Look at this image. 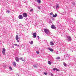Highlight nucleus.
Returning a JSON list of instances; mask_svg holds the SVG:
<instances>
[{"mask_svg":"<svg viewBox=\"0 0 76 76\" xmlns=\"http://www.w3.org/2000/svg\"><path fill=\"white\" fill-rule=\"evenodd\" d=\"M44 31L46 34H47V35H50V30L47 28H45L44 29Z\"/></svg>","mask_w":76,"mask_h":76,"instance_id":"1","label":"nucleus"},{"mask_svg":"<svg viewBox=\"0 0 76 76\" xmlns=\"http://www.w3.org/2000/svg\"><path fill=\"white\" fill-rule=\"evenodd\" d=\"M66 39L68 41H72V38L70 36L67 35L66 36Z\"/></svg>","mask_w":76,"mask_h":76,"instance_id":"2","label":"nucleus"},{"mask_svg":"<svg viewBox=\"0 0 76 76\" xmlns=\"http://www.w3.org/2000/svg\"><path fill=\"white\" fill-rule=\"evenodd\" d=\"M69 56H69V55L66 54V56H65V58L66 60H69V59L70 58Z\"/></svg>","mask_w":76,"mask_h":76,"instance_id":"3","label":"nucleus"},{"mask_svg":"<svg viewBox=\"0 0 76 76\" xmlns=\"http://www.w3.org/2000/svg\"><path fill=\"white\" fill-rule=\"evenodd\" d=\"M16 39L17 40V42H19V40L18 39H20V37L19 38V37H18V35H16L15 37Z\"/></svg>","mask_w":76,"mask_h":76,"instance_id":"4","label":"nucleus"},{"mask_svg":"<svg viewBox=\"0 0 76 76\" xmlns=\"http://www.w3.org/2000/svg\"><path fill=\"white\" fill-rule=\"evenodd\" d=\"M5 53H6V49H5L4 48L2 49V53L4 54V55H5L6 54Z\"/></svg>","mask_w":76,"mask_h":76,"instance_id":"5","label":"nucleus"},{"mask_svg":"<svg viewBox=\"0 0 76 76\" xmlns=\"http://www.w3.org/2000/svg\"><path fill=\"white\" fill-rule=\"evenodd\" d=\"M37 34V33L35 32V33H33V37L34 38H36V37H37V35H36Z\"/></svg>","mask_w":76,"mask_h":76,"instance_id":"6","label":"nucleus"},{"mask_svg":"<svg viewBox=\"0 0 76 76\" xmlns=\"http://www.w3.org/2000/svg\"><path fill=\"white\" fill-rule=\"evenodd\" d=\"M23 16L24 18H26L28 16V14L26 13H24Z\"/></svg>","mask_w":76,"mask_h":76,"instance_id":"7","label":"nucleus"},{"mask_svg":"<svg viewBox=\"0 0 76 76\" xmlns=\"http://www.w3.org/2000/svg\"><path fill=\"white\" fill-rule=\"evenodd\" d=\"M51 28L52 29H56V26H55L54 25H52L51 26Z\"/></svg>","mask_w":76,"mask_h":76,"instance_id":"8","label":"nucleus"},{"mask_svg":"<svg viewBox=\"0 0 76 76\" xmlns=\"http://www.w3.org/2000/svg\"><path fill=\"white\" fill-rule=\"evenodd\" d=\"M18 18L20 19H23V16L22 15H19L18 16Z\"/></svg>","mask_w":76,"mask_h":76,"instance_id":"9","label":"nucleus"},{"mask_svg":"<svg viewBox=\"0 0 76 76\" xmlns=\"http://www.w3.org/2000/svg\"><path fill=\"white\" fill-rule=\"evenodd\" d=\"M15 59L16 61H17V62H19V58L15 57Z\"/></svg>","mask_w":76,"mask_h":76,"instance_id":"10","label":"nucleus"},{"mask_svg":"<svg viewBox=\"0 0 76 76\" xmlns=\"http://www.w3.org/2000/svg\"><path fill=\"white\" fill-rule=\"evenodd\" d=\"M50 44L51 45H54V44L53 42V41H51L50 42Z\"/></svg>","mask_w":76,"mask_h":76,"instance_id":"11","label":"nucleus"},{"mask_svg":"<svg viewBox=\"0 0 76 76\" xmlns=\"http://www.w3.org/2000/svg\"><path fill=\"white\" fill-rule=\"evenodd\" d=\"M13 65L14 67H16V62H13Z\"/></svg>","mask_w":76,"mask_h":76,"instance_id":"12","label":"nucleus"},{"mask_svg":"<svg viewBox=\"0 0 76 76\" xmlns=\"http://www.w3.org/2000/svg\"><path fill=\"white\" fill-rule=\"evenodd\" d=\"M48 49L49 50H50V51L53 52V51L54 50L53 49L50 48H48Z\"/></svg>","mask_w":76,"mask_h":76,"instance_id":"13","label":"nucleus"},{"mask_svg":"<svg viewBox=\"0 0 76 76\" xmlns=\"http://www.w3.org/2000/svg\"><path fill=\"white\" fill-rule=\"evenodd\" d=\"M53 70L55 71V70H56V71H58V69H57V68H53Z\"/></svg>","mask_w":76,"mask_h":76,"instance_id":"14","label":"nucleus"},{"mask_svg":"<svg viewBox=\"0 0 76 76\" xmlns=\"http://www.w3.org/2000/svg\"><path fill=\"white\" fill-rule=\"evenodd\" d=\"M37 2L39 3V4H40L41 3V0H37Z\"/></svg>","mask_w":76,"mask_h":76,"instance_id":"15","label":"nucleus"},{"mask_svg":"<svg viewBox=\"0 0 76 76\" xmlns=\"http://www.w3.org/2000/svg\"><path fill=\"white\" fill-rule=\"evenodd\" d=\"M59 5L58 4H56V9H58L59 8Z\"/></svg>","mask_w":76,"mask_h":76,"instance_id":"16","label":"nucleus"},{"mask_svg":"<svg viewBox=\"0 0 76 76\" xmlns=\"http://www.w3.org/2000/svg\"><path fill=\"white\" fill-rule=\"evenodd\" d=\"M57 14L56 13L55 15L54 14L53 15V17H56L57 16Z\"/></svg>","mask_w":76,"mask_h":76,"instance_id":"17","label":"nucleus"},{"mask_svg":"<svg viewBox=\"0 0 76 76\" xmlns=\"http://www.w3.org/2000/svg\"><path fill=\"white\" fill-rule=\"evenodd\" d=\"M48 63L49 64H50V65H51V62L50 61H48Z\"/></svg>","mask_w":76,"mask_h":76,"instance_id":"18","label":"nucleus"},{"mask_svg":"<svg viewBox=\"0 0 76 76\" xmlns=\"http://www.w3.org/2000/svg\"><path fill=\"white\" fill-rule=\"evenodd\" d=\"M37 7L39 9H41V7L40 6H38Z\"/></svg>","mask_w":76,"mask_h":76,"instance_id":"19","label":"nucleus"},{"mask_svg":"<svg viewBox=\"0 0 76 76\" xmlns=\"http://www.w3.org/2000/svg\"><path fill=\"white\" fill-rule=\"evenodd\" d=\"M7 12L8 13H10V11H9V10H7Z\"/></svg>","mask_w":76,"mask_h":76,"instance_id":"20","label":"nucleus"},{"mask_svg":"<svg viewBox=\"0 0 76 76\" xmlns=\"http://www.w3.org/2000/svg\"><path fill=\"white\" fill-rule=\"evenodd\" d=\"M64 65L65 67L67 66V64H66L65 63H64Z\"/></svg>","mask_w":76,"mask_h":76,"instance_id":"21","label":"nucleus"},{"mask_svg":"<svg viewBox=\"0 0 76 76\" xmlns=\"http://www.w3.org/2000/svg\"><path fill=\"white\" fill-rule=\"evenodd\" d=\"M33 43H34L33 41H31L30 42V44H31V45H32V44Z\"/></svg>","mask_w":76,"mask_h":76,"instance_id":"22","label":"nucleus"},{"mask_svg":"<svg viewBox=\"0 0 76 76\" xmlns=\"http://www.w3.org/2000/svg\"><path fill=\"white\" fill-rule=\"evenodd\" d=\"M60 58V57H57V58H56V59L57 60V59H59Z\"/></svg>","mask_w":76,"mask_h":76,"instance_id":"23","label":"nucleus"},{"mask_svg":"<svg viewBox=\"0 0 76 76\" xmlns=\"http://www.w3.org/2000/svg\"><path fill=\"white\" fill-rule=\"evenodd\" d=\"M9 68L10 69V70H12V67H11V66H10L9 67Z\"/></svg>","mask_w":76,"mask_h":76,"instance_id":"24","label":"nucleus"},{"mask_svg":"<svg viewBox=\"0 0 76 76\" xmlns=\"http://www.w3.org/2000/svg\"><path fill=\"white\" fill-rule=\"evenodd\" d=\"M33 9H31L30 10V12H33Z\"/></svg>","mask_w":76,"mask_h":76,"instance_id":"25","label":"nucleus"},{"mask_svg":"<svg viewBox=\"0 0 76 76\" xmlns=\"http://www.w3.org/2000/svg\"><path fill=\"white\" fill-rule=\"evenodd\" d=\"M22 59V58H20V60H21L22 61H24V60Z\"/></svg>","mask_w":76,"mask_h":76,"instance_id":"26","label":"nucleus"},{"mask_svg":"<svg viewBox=\"0 0 76 76\" xmlns=\"http://www.w3.org/2000/svg\"><path fill=\"white\" fill-rule=\"evenodd\" d=\"M50 15H53V13L51 12L50 14Z\"/></svg>","mask_w":76,"mask_h":76,"instance_id":"27","label":"nucleus"},{"mask_svg":"<svg viewBox=\"0 0 76 76\" xmlns=\"http://www.w3.org/2000/svg\"><path fill=\"white\" fill-rule=\"evenodd\" d=\"M33 66L35 68H36L37 67V66L36 65H33Z\"/></svg>","mask_w":76,"mask_h":76,"instance_id":"28","label":"nucleus"},{"mask_svg":"<svg viewBox=\"0 0 76 76\" xmlns=\"http://www.w3.org/2000/svg\"><path fill=\"white\" fill-rule=\"evenodd\" d=\"M44 75H47L48 73H47L44 72Z\"/></svg>","mask_w":76,"mask_h":76,"instance_id":"29","label":"nucleus"},{"mask_svg":"<svg viewBox=\"0 0 76 76\" xmlns=\"http://www.w3.org/2000/svg\"><path fill=\"white\" fill-rule=\"evenodd\" d=\"M50 75L51 76H54V75L52 73H50Z\"/></svg>","mask_w":76,"mask_h":76,"instance_id":"30","label":"nucleus"},{"mask_svg":"<svg viewBox=\"0 0 76 76\" xmlns=\"http://www.w3.org/2000/svg\"><path fill=\"white\" fill-rule=\"evenodd\" d=\"M72 4L74 6H75V2H73Z\"/></svg>","mask_w":76,"mask_h":76,"instance_id":"31","label":"nucleus"},{"mask_svg":"<svg viewBox=\"0 0 76 76\" xmlns=\"http://www.w3.org/2000/svg\"><path fill=\"white\" fill-rule=\"evenodd\" d=\"M17 44H14V45H15V46H17Z\"/></svg>","mask_w":76,"mask_h":76,"instance_id":"32","label":"nucleus"},{"mask_svg":"<svg viewBox=\"0 0 76 76\" xmlns=\"http://www.w3.org/2000/svg\"><path fill=\"white\" fill-rule=\"evenodd\" d=\"M37 54H39V51H37Z\"/></svg>","mask_w":76,"mask_h":76,"instance_id":"33","label":"nucleus"},{"mask_svg":"<svg viewBox=\"0 0 76 76\" xmlns=\"http://www.w3.org/2000/svg\"><path fill=\"white\" fill-rule=\"evenodd\" d=\"M17 47H20V46H19V45H17Z\"/></svg>","mask_w":76,"mask_h":76,"instance_id":"34","label":"nucleus"},{"mask_svg":"<svg viewBox=\"0 0 76 76\" xmlns=\"http://www.w3.org/2000/svg\"><path fill=\"white\" fill-rule=\"evenodd\" d=\"M56 54H58V52H56Z\"/></svg>","mask_w":76,"mask_h":76,"instance_id":"35","label":"nucleus"},{"mask_svg":"<svg viewBox=\"0 0 76 76\" xmlns=\"http://www.w3.org/2000/svg\"><path fill=\"white\" fill-rule=\"evenodd\" d=\"M37 37H38V39H39V36H37Z\"/></svg>","mask_w":76,"mask_h":76,"instance_id":"36","label":"nucleus"},{"mask_svg":"<svg viewBox=\"0 0 76 76\" xmlns=\"http://www.w3.org/2000/svg\"><path fill=\"white\" fill-rule=\"evenodd\" d=\"M75 61H76H76H75Z\"/></svg>","mask_w":76,"mask_h":76,"instance_id":"37","label":"nucleus"}]
</instances>
